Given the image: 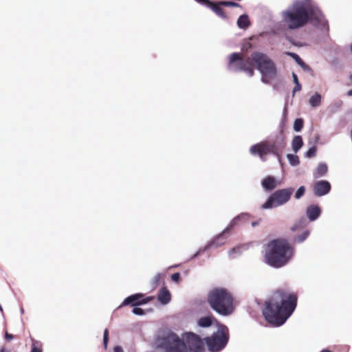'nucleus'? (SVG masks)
Here are the masks:
<instances>
[{
	"mask_svg": "<svg viewBox=\"0 0 352 352\" xmlns=\"http://www.w3.org/2000/svg\"><path fill=\"white\" fill-rule=\"evenodd\" d=\"M298 296L285 289H278L265 302L263 315L271 324L279 327L292 314L297 305Z\"/></svg>",
	"mask_w": 352,
	"mask_h": 352,
	"instance_id": "1",
	"label": "nucleus"
},
{
	"mask_svg": "<svg viewBox=\"0 0 352 352\" xmlns=\"http://www.w3.org/2000/svg\"><path fill=\"white\" fill-rule=\"evenodd\" d=\"M158 346L166 352H203L202 340L194 333H186L181 340L173 332L157 339Z\"/></svg>",
	"mask_w": 352,
	"mask_h": 352,
	"instance_id": "2",
	"label": "nucleus"
},
{
	"mask_svg": "<svg viewBox=\"0 0 352 352\" xmlns=\"http://www.w3.org/2000/svg\"><path fill=\"white\" fill-rule=\"evenodd\" d=\"M294 253V249L287 239H273L267 244L265 261L271 267L280 268L289 262Z\"/></svg>",
	"mask_w": 352,
	"mask_h": 352,
	"instance_id": "3",
	"label": "nucleus"
},
{
	"mask_svg": "<svg viewBox=\"0 0 352 352\" xmlns=\"http://www.w3.org/2000/svg\"><path fill=\"white\" fill-rule=\"evenodd\" d=\"M207 302L214 311L222 316L232 315L236 309L233 294L224 287H216L210 289L207 295Z\"/></svg>",
	"mask_w": 352,
	"mask_h": 352,
	"instance_id": "4",
	"label": "nucleus"
},
{
	"mask_svg": "<svg viewBox=\"0 0 352 352\" xmlns=\"http://www.w3.org/2000/svg\"><path fill=\"white\" fill-rule=\"evenodd\" d=\"M283 21L290 30L305 26L308 23V15L304 2L296 1L292 6L282 13Z\"/></svg>",
	"mask_w": 352,
	"mask_h": 352,
	"instance_id": "5",
	"label": "nucleus"
},
{
	"mask_svg": "<svg viewBox=\"0 0 352 352\" xmlns=\"http://www.w3.org/2000/svg\"><path fill=\"white\" fill-rule=\"evenodd\" d=\"M251 60L261 74V80L264 83H270L277 74V69L274 62L265 54L254 52L251 54Z\"/></svg>",
	"mask_w": 352,
	"mask_h": 352,
	"instance_id": "6",
	"label": "nucleus"
},
{
	"mask_svg": "<svg viewBox=\"0 0 352 352\" xmlns=\"http://www.w3.org/2000/svg\"><path fill=\"white\" fill-rule=\"evenodd\" d=\"M228 67L234 72H245L250 76H252L254 74L251 56L245 59L243 54L240 53L234 52L230 54Z\"/></svg>",
	"mask_w": 352,
	"mask_h": 352,
	"instance_id": "7",
	"label": "nucleus"
},
{
	"mask_svg": "<svg viewBox=\"0 0 352 352\" xmlns=\"http://www.w3.org/2000/svg\"><path fill=\"white\" fill-rule=\"evenodd\" d=\"M283 148V146L278 145L275 142L263 141L252 145L250 148V152L252 155H258L262 160H265V157L267 154L280 157Z\"/></svg>",
	"mask_w": 352,
	"mask_h": 352,
	"instance_id": "8",
	"label": "nucleus"
},
{
	"mask_svg": "<svg viewBox=\"0 0 352 352\" xmlns=\"http://www.w3.org/2000/svg\"><path fill=\"white\" fill-rule=\"evenodd\" d=\"M294 191V188L292 187L274 191L262 205L261 208L268 209L285 204L289 201Z\"/></svg>",
	"mask_w": 352,
	"mask_h": 352,
	"instance_id": "9",
	"label": "nucleus"
},
{
	"mask_svg": "<svg viewBox=\"0 0 352 352\" xmlns=\"http://www.w3.org/2000/svg\"><path fill=\"white\" fill-rule=\"evenodd\" d=\"M228 337L223 331H217L211 337L206 338V342L211 351H219L222 349L228 342Z\"/></svg>",
	"mask_w": 352,
	"mask_h": 352,
	"instance_id": "10",
	"label": "nucleus"
},
{
	"mask_svg": "<svg viewBox=\"0 0 352 352\" xmlns=\"http://www.w3.org/2000/svg\"><path fill=\"white\" fill-rule=\"evenodd\" d=\"M306 11L308 15V22H310L314 26L322 24L324 16L318 7L314 6H306Z\"/></svg>",
	"mask_w": 352,
	"mask_h": 352,
	"instance_id": "11",
	"label": "nucleus"
},
{
	"mask_svg": "<svg viewBox=\"0 0 352 352\" xmlns=\"http://www.w3.org/2000/svg\"><path fill=\"white\" fill-rule=\"evenodd\" d=\"M154 299V296H148L144 298V294L142 293L131 295L126 298L122 303V306L130 305L133 307L142 305L149 302Z\"/></svg>",
	"mask_w": 352,
	"mask_h": 352,
	"instance_id": "12",
	"label": "nucleus"
},
{
	"mask_svg": "<svg viewBox=\"0 0 352 352\" xmlns=\"http://www.w3.org/2000/svg\"><path fill=\"white\" fill-rule=\"evenodd\" d=\"M313 188L315 195L321 197L330 191L331 184L328 181L321 180L315 183Z\"/></svg>",
	"mask_w": 352,
	"mask_h": 352,
	"instance_id": "13",
	"label": "nucleus"
},
{
	"mask_svg": "<svg viewBox=\"0 0 352 352\" xmlns=\"http://www.w3.org/2000/svg\"><path fill=\"white\" fill-rule=\"evenodd\" d=\"M279 183L273 176H267L262 181V186L265 190L271 191L276 188Z\"/></svg>",
	"mask_w": 352,
	"mask_h": 352,
	"instance_id": "14",
	"label": "nucleus"
},
{
	"mask_svg": "<svg viewBox=\"0 0 352 352\" xmlns=\"http://www.w3.org/2000/svg\"><path fill=\"white\" fill-rule=\"evenodd\" d=\"M306 214L308 219L313 221L319 217L321 214V210L318 206L311 205L307 207Z\"/></svg>",
	"mask_w": 352,
	"mask_h": 352,
	"instance_id": "15",
	"label": "nucleus"
},
{
	"mask_svg": "<svg viewBox=\"0 0 352 352\" xmlns=\"http://www.w3.org/2000/svg\"><path fill=\"white\" fill-rule=\"evenodd\" d=\"M157 300L163 305L168 304L171 300L170 292L166 287H163L159 292Z\"/></svg>",
	"mask_w": 352,
	"mask_h": 352,
	"instance_id": "16",
	"label": "nucleus"
},
{
	"mask_svg": "<svg viewBox=\"0 0 352 352\" xmlns=\"http://www.w3.org/2000/svg\"><path fill=\"white\" fill-rule=\"evenodd\" d=\"M328 170V167L326 164L320 163L316 169L314 176L315 178H318L324 176Z\"/></svg>",
	"mask_w": 352,
	"mask_h": 352,
	"instance_id": "17",
	"label": "nucleus"
},
{
	"mask_svg": "<svg viewBox=\"0 0 352 352\" xmlns=\"http://www.w3.org/2000/svg\"><path fill=\"white\" fill-rule=\"evenodd\" d=\"M285 54L292 57L304 69H309V67L297 54L290 52H286Z\"/></svg>",
	"mask_w": 352,
	"mask_h": 352,
	"instance_id": "18",
	"label": "nucleus"
},
{
	"mask_svg": "<svg viewBox=\"0 0 352 352\" xmlns=\"http://www.w3.org/2000/svg\"><path fill=\"white\" fill-rule=\"evenodd\" d=\"M292 149L295 153H297L303 145L302 138L300 135H296L292 142Z\"/></svg>",
	"mask_w": 352,
	"mask_h": 352,
	"instance_id": "19",
	"label": "nucleus"
},
{
	"mask_svg": "<svg viewBox=\"0 0 352 352\" xmlns=\"http://www.w3.org/2000/svg\"><path fill=\"white\" fill-rule=\"evenodd\" d=\"M250 24L248 16L246 14L241 15L237 20V25L240 28L245 29Z\"/></svg>",
	"mask_w": 352,
	"mask_h": 352,
	"instance_id": "20",
	"label": "nucleus"
},
{
	"mask_svg": "<svg viewBox=\"0 0 352 352\" xmlns=\"http://www.w3.org/2000/svg\"><path fill=\"white\" fill-rule=\"evenodd\" d=\"M321 102V96L316 93L313 95L309 99V104L313 107H316L320 105Z\"/></svg>",
	"mask_w": 352,
	"mask_h": 352,
	"instance_id": "21",
	"label": "nucleus"
},
{
	"mask_svg": "<svg viewBox=\"0 0 352 352\" xmlns=\"http://www.w3.org/2000/svg\"><path fill=\"white\" fill-rule=\"evenodd\" d=\"M198 324L202 327H208L212 324V318L210 316L201 318L198 320Z\"/></svg>",
	"mask_w": 352,
	"mask_h": 352,
	"instance_id": "22",
	"label": "nucleus"
},
{
	"mask_svg": "<svg viewBox=\"0 0 352 352\" xmlns=\"http://www.w3.org/2000/svg\"><path fill=\"white\" fill-rule=\"evenodd\" d=\"M32 349L31 352H43L42 351V344L41 342L35 340L32 338Z\"/></svg>",
	"mask_w": 352,
	"mask_h": 352,
	"instance_id": "23",
	"label": "nucleus"
},
{
	"mask_svg": "<svg viewBox=\"0 0 352 352\" xmlns=\"http://www.w3.org/2000/svg\"><path fill=\"white\" fill-rule=\"evenodd\" d=\"M287 157L291 165L296 166L299 164L300 160L297 155L293 154H287Z\"/></svg>",
	"mask_w": 352,
	"mask_h": 352,
	"instance_id": "24",
	"label": "nucleus"
},
{
	"mask_svg": "<svg viewBox=\"0 0 352 352\" xmlns=\"http://www.w3.org/2000/svg\"><path fill=\"white\" fill-rule=\"evenodd\" d=\"M303 120L302 118H297L295 120L294 123V131L298 132L300 131L303 127Z\"/></svg>",
	"mask_w": 352,
	"mask_h": 352,
	"instance_id": "25",
	"label": "nucleus"
},
{
	"mask_svg": "<svg viewBox=\"0 0 352 352\" xmlns=\"http://www.w3.org/2000/svg\"><path fill=\"white\" fill-rule=\"evenodd\" d=\"M309 235V231L305 230L301 234L298 235L296 238V241L298 243L303 242Z\"/></svg>",
	"mask_w": 352,
	"mask_h": 352,
	"instance_id": "26",
	"label": "nucleus"
},
{
	"mask_svg": "<svg viewBox=\"0 0 352 352\" xmlns=\"http://www.w3.org/2000/svg\"><path fill=\"white\" fill-rule=\"evenodd\" d=\"M162 278V275L161 274H157L153 278L152 280V286L155 288L157 287L159 284H160V282Z\"/></svg>",
	"mask_w": 352,
	"mask_h": 352,
	"instance_id": "27",
	"label": "nucleus"
},
{
	"mask_svg": "<svg viewBox=\"0 0 352 352\" xmlns=\"http://www.w3.org/2000/svg\"><path fill=\"white\" fill-rule=\"evenodd\" d=\"M305 193V187L304 186H300L295 193V198L298 199L301 198Z\"/></svg>",
	"mask_w": 352,
	"mask_h": 352,
	"instance_id": "28",
	"label": "nucleus"
},
{
	"mask_svg": "<svg viewBox=\"0 0 352 352\" xmlns=\"http://www.w3.org/2000/svg\"><path fill=\"white\" fill-rule=\"evenodd\" d=\"M224 243V237L223 234L217 236L212 241V244L215 246H218Z\"/></svg>",
	"mask_w": 352,
	"mask_h": 352,
	"instance_id": "29",
	"label": "nucleus"
},
{
	"mask_svg": "<svg viewBox=\"0 0 352 352\" xmlns=\"http://www.w3.org/2000/svg\"><path fill=\"white\" fill-rule=\"evenodd\" d=\"M220 4L223 6L226 7H240L239 3H236L234 1H220Z\"/></svg>",
	"mask_w": 352,
	"mask_h": 352,
	"instance_id": "30",
	"label": "nucleus"
},
{
	"mask_svg": "<svg viewBox=\"0 0 352 352\" xmlns=\"http://www.w3.org/2000/svg\"><path fill=\"white\" fill-rule=\"evenodd\" d=\"M249 218V214H247V213H241V214L238 215L237 217H236L233 221L234 222H237L239 221H247Z\"/></svg>",
	"mask_w": 352,
	"mask_h": 352,
	"instance_id": "31",
	"label": "nucleus"
},
{
	"mask_svg": "<svg viewBox=\"0 0 352 352\" xmlns=\"http://www.w3.org/2000/svg\"><path fill=\"white\" fill-rule=\"evenodd\" d=\"M316 147L312 146L309 148V150L306 152L305 156L307 157H313L316 155Z\"/></svg>",
	"mask_w": 352,
	"mask_h": 352,
	"instance_id": "32",
	"label": "nucleus"
},
{
	"mask_svg": "<svg viewBox=\"0 0 352 352\" xmlns=\"http://www.w3.org/2000/svg\"><path fill=\"white\" fill-rule=\"evenodd\" d=\"M108 342H109V331L107 329H105L104 331V335H103V345H104V348L105 349L107 348Z\"/></svg>",
	"mask_w": 352,
	"mask_h": 352,
	"instance_id": "33",
	"label": "nucleus"
},
{
	"mask_svg": "<svg viewBox=\"0 0 352 352\" xmlns=\"http://www.w3.org/2000/svg\"><path fill=\"white\" fill-rule=\"evenodd\" d=\"M132 312L135 315L142 316L144 314V311L140 307H134Z\"/></svg>",
	"mask_w": 352,
	"mask_h": 352,
	"instance_id": "34",
	"label": "nucleus"
},
{
	"mask_svg": "<svg viewBox=\"0 0 352 352\" xmlns=\"http://www.w3.org/2000/svg\"><path fill=\"white\" fill-rule=\"evenodd\" d=\"M179 278H180V274L178 272L175 273V274H172V276H171V279L174 282H178Z\"/></svg>",
	"mask_w": 352,
	"mask_h": 352,
	"instance_id": "35",
	"label": "nucleus"
},
{
	"mask_svg": "<svg viewBox=\"0 0 352 352\" xmlns=\"http://www.w3.org/2000/svg\"><path fill=\"white\" fill-rule=\"evenodd\" d=\"M5 338L8 342H10V340H12L14 338V336L8 332H6Z\"/></svg>",
	"mask_w": 352,
	"mask_h": 352,
	"instance_id": "36",
	"label": "nucleus"
},
{
	"mask_svg": "<svg viewBox=\"0 0 352 352\" xmlns=\"http://www.w3.org/2000/svg\"><path fill=\"white\" fill-rule=\"evenodd\" d=\"M301 89V85L299 83L295 84L293 92L294 94L296 91H299Z\"/></svg>",
	"mask_w": 352,
	"mask_h": 352,
	"instance_id": "37",
	"label": "nucleus"
},
{
	"mask_svg": "<svg viewBox=\"0 0 352 352\" xmlns=\"http://www.w3.org/2000/svg\"><path fill=\"white\" fill-rule=\"evenodd\" d=\"M113 352H123V349L120 346H116L113 348Z\"/></svg>",
	"mask_w": 352,
	"mask_h": 352,
	"instance_id": "38",
	"label": "nucleus"
},
{
	"mask_svg": "<svg viewBox=\"0 0 352 352\" xmlns=\"http://www.w3.org/2000/svg\"><path fill=\"white\" fill-rule=\"evenodd\" d=\"M292 77H293L294 82L295 84L299 83L298 76L295 73L292 74Z\"/></svg>",
	"mask_w": 352,
	"mask_h": 352,
	"instance_id": "39",
	"label": "nucleus"
},
{
	"mask_svg": "<svg viewBox=\"0 0 352 352\" xmlns=\"http://www.w3.org/2000/svg\"><path fill=\"white\" fill-rule=\"evenodd\" d=\"M0 352H11L10 349L6 348L5 346L1 347L0 349Z\"/></svg>",
	"mask_w": 352,
	"mask_h": 352,
	"instance_id": "40",
	"label": "nucleus"
},
{
	"mask_svg": "<svg viewBox=\"0 0 352 352\" xmlns=\"http://www.w3.org/2000/svg\"><path fill=\"white\" fill-rule=\"evenodd\" d=\"M347 95L349 96H352V89L347 92Z\"/></svg>",
	"mask_w": 352,
	"mask_h": 352,
	"instance_id": "41",
	"label": "nucleus"
},
{
	"mask_svg": "<svg viewBox=\"0 0 352 352\" xmlns=\"http://www.w3.org/2000/svg\"><path fill=\"white\" fill-rule=\"evenodd\" d=\"M320 352H331V351L328 349H324V350H322Z\"/></svg>",
	"mask_w": 352,
	"mask_h": 352,
	"instance_id": "42",
	"label": "nucleus"
},
{
	"mask_svg": "<svg viewBox=\"0 0 352 352\" xmlns=\"http://www.w3.org/2000/svg\"><path fill=\"white\" fill-rule=\"evenodd\" d=\"M252 225L253 227H254L256 225H258V223L257 222H252Z\"/></svg>",
	"mask_w": 352,
	"mask_h": 352,
	"instance_id": "43",
	"label": "nucleus"
},
{
	"mask_svg": "<svg viewBox=\"0 0 352 352\" xmlns=\"http://www.w3.org/2000/svg\"><path fill=\"white\" fill-rule=\"evenodd\" d=\"M291 230H292V231L294 232L296 230V226L292 227V228H291Z\"/></svg>",
	"mask_w": 352,
	"mask_h": 352,
	"instance_id": "44",
	"label": "nucleus"
},
{
	"mask_svg": "<svg viewBox=\"0 0 352 352\" xmlns=\"http://www.w3.org/2000/svg\"><path fill=\"white\" fill-rule=\"evenodd\" d=\"M350 79L352 80V75L351 76Z\"/></svg>",
	"mask_w": 352,
	"mask_h": 352,
	"instance_id": "45",
	"label": "nucleus"
}]
</instances>
